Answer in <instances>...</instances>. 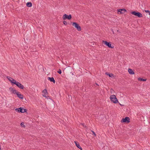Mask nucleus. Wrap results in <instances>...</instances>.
Wrapping results in <instances>:
<instances>
[{"mask_svg": "<svg viewBox=\"0 0 150 150\" xmlns=\"http://www.w3.org/2000/svg\"><path fill=\"white\" fill-rule=\"evenodd\" d=\"M128 71L129 73L130 74H134V71L131 69H129Z\"/></svg>", "mask_w": 150, "mask_h": 150, "instance_id": "15", "label": "nucleus"}, {"mask_svg": "<svg viewBox=\"0 0 150 150\" xmlns=\"http://www.w3.org/2000/svg\"><path fill=\"white\" fill-rule=\"evenodd\" d=\"M14 84L16 85L20 88L22 89H24V87L23 85L18 82L16 81L14 83Z\"/></svg>", "mask_w": 150, "mask_h": 150, "instance_id": "7", "label": "nucleus"}, {"mask_svg": "<svg viewBox=\"0 0 150 150\" xmlns=\"http://www.w3.org/2000/svg\"><path fill=\"white\" fill-rule=\"evenodd\" d=\"M92 132L93 133V134L95 136H96V134H95V132L91 130Z\"/></svg>", "mask_w": 150, "mask_h": 150, "instance_id": "23", "label": "nucleus"}, {"mask_svg": "<svg viewBox=\"0 0 150 150\" xmlns=\"http://www.w3.org/2000/svg\"><path fill=\"white\" fill-rule=\"evenodd\" d=\"M72 25L76 28L78 31H81V27L79 26V24H78L76 22H73L72 23Z\"/></svg>", "mask_w": 150, "mask_h": 150, "instance_id": "5", "label": "nucleus"}, {"mask_svg": "<svg viewBox=\"0 0 150 150\" xmlns=\"http://www.w3.org/2000/svg\"><path fill=\"white\" fill-rule=\"evenodd\" d=\"M72 18L71 15V14L68 15H67L65 14L63 16V20H65L66 19H68L70 20Z\"/></svg>", "mask_w": 150, "mask_h": 150, "instance_id": "8", "label": "nucleus"}, {"mask_svg": "<svg viewBox=\"0 0 150 150\" xmlns=\"http://www.w3.org/2000/svg\"><path fill=\"white\" fill-rule=\"evenodd\" d=\"M20 93L18 92L17 93H16V95L19 98L21 99H23V95L21 94Z\"/></svg>", "mask_w": 150, "mask_h": 150, "instance_id": "12", "label": "nucleus"}, {"mask_svg": "<svg viewBox=\"0 0 150 150\" xmlns=\"http://www.w3.org/2000/svg\"><path fill=\"white\" fill-rule=\"evenodd\" d=\"M96 84L97 85H98H98L97 83H96Z\"/></svg>", "mask_w": 150, "mask_h": 150, "instance_id": "26", "label": "nucleus"}, {"mask_svg": "<svg viewBox=\"0 0 150 150\" xmlns=\"http://www.w3.org/2000/svg\"><path fill=\"white\" fill-rule=\"evenodd\" d=\"M72 74L73 75H74V74H73V73Z\"/></svg>", "mask_w": 150, "mask_h": 150, "instance_id": "28", "label": "nucleus"}, {"mask_svg": "<svg viewBox=\"0 0 150 150\" xmlns=\"http://www.w3.org/2000/svg\"><path fill=\"white\" fill-rule=\"evenodd\" d=\"M57 73L59 74H61L62 73V71L61 70L59 69V70L57 71Z\"/></svg>", "mask_w": 150, "mask_h": 150, "instance_id": "20", "label": "nucleus"}, {"mask_svg": "<svg viewBox=\"0 0 150 150\" xmlns=\"http://www.w3.org/2000/svg\"><path fill=\"white\" fill-rule=\"evenodd\" d=\"M9 89L10 91H11V93H13L14 94H16L18 93V91H17L13 88L11 87H10L9 88Z\"/></svg>", "mask_w": 150, "mask_h": 150, "instance_id": "11", "label": "nucleus"}, {"mask_svg": "<svg viewBox=\"0 0 150 150\" xmlns=\"http://www.w3.org/2000/svg\"><path fill=\"white\" fill-rule=\"evenodd\" d=\"M105 74L106 75H107L108 76L110 77H111L112 76H113V74H110L109 73H108V72H106Z\"/></svg>", "mask_w": 150, "mask_h": 150, "instance_id": "19", "label": "nucleus"}, {"mask_svg": "<svg viewBox=\"0 0 150 150\" xmlns=\"http://www.w3.org/2000/svg\"><path fill=\"white\" fill-rule=\"evenodd\" d=\"M48 79L49 80H50L51 82H53L54 83H55V80L54 79L53 77H48Z\"/></svg>", "mask_w": 150, "mask_h": 150, "instance_id": "13", "label": "nucleus"}, {"mask_svg": "<svg viewBox=\"0 0 150 150\" xmlns=\"http://www.w3.org/2000/svg\"><path fill=\"white\" fill-rule=\"evenodd\" d=\"M74 142L76 144V146L78 148H79V147H80V146L79 144V143L77 141H74Z\"/></svg>", "mask_w": 150, "mask_h": 150, "instance_id": "18", "label": "nucleus"}, {"mask_svg": "<svg viewBox=\"0 0 150 150\" xmlns=\"http://www.w3.org/2000/svg\"><path fill=\"white\" fill-rule=\"evenodd\" d=\"M149 15H150V12H149Z\"/></svg>", "mask_w": 150, "mask_h": 150, "instance_id": "27", "label": "nucleus"}, {"mask_svg": "<svg viewBox=\"0 0 150 150\" xmlns=\"http://www.w3.org/2000/svg\"><path fill=\"white\" fill-rule=\"evenodd\" d=\"M102 42L109 48H113L114 47L113 46H111V43L110 42H108L106 41L103 40Z\"/></svg>", "mask_w": 150, "mask_h": 150, "instance_id": "2", "label": "nucleus"}, {"mask_svg": "<svg viewBox=\"0 0 150 150\" xmlns=\"http://www.w3.org/2000/svg\"><path fill=\"white\" fill-rule=\"evenodd\" d=\"M7 78L11 83L13 84L16 81L15 80L13 79L10 76H7Z\"/></svg>", "mask_w": 150, "mask_h": 150, "instance_id": "10", "label": "nucleus"}, {"mask_svg": "<svg viewBox=\"0 0 150 150\" xmlns=\"http://www.w3.org/2000/svg\"><path fill=\"white\" fill-rule=\"evenodd\" d=\"M79 149H80V150H82V148H81V146H80V147H79Z\"/></svg>", "mask_w": 150, "mask_h": 150, "instance_id": "25", "label": "nucleus"}, {"mask_svg": "<svg viewBox=\"0 0 150 150\" xmlns=\"http://www.w3.org/2000/svg\"><path fill=\"white\" fill-rule=\"evenodd\" d=\"M26 6L28 7H31L32 6V4L30 2H27L26 4Z\"/></svg>", "mask_w": 150, "mask_h": 150, "instance_id": "16", "label": "nucleus"}, {"mask_svg": "<svg viewBox=\"0 0 150 150\" xmlns=\"http://www.w3.org/2000/svg\"><path fill=\"white\" fill-rule=\"evenodd\" d=\"M63 23L64 25H66L67 24V22L65 21H63Z\"/></svg>", "mask_w": 150, "mask_h": 150, "instance_id": "22", "label": "nucleus"}, {"mask_svg": "<svg viewBox=\"0 0 150 150\" xmlns=\"http://www.w3.org/2000/svg\"><path fill=\"white\" fill-rule=\"evenodd\" d=\"M130 122V119L128 117H126L125 118H123L121 121L122 123H129Z\"/></svg>", "mask_w": 150, "mask_h": 150, "instance_id": "6", "label": "nucleus"}, {"mask_svg": "<svg viewBox=\"0 0 150 150\" xmlns=\"http://www.w3.org/2000/svg\"><path fill=\"white\" fill-rule=\"evenodd\" d=\"M131 14L139 18L142 17L143 16L141 13L139 12H137L136 11H133L131 13Z\"/></svg>", "mask_w": 150, "mask_h": 150, "instance_id": "3", "label": "nucleus"}, {"mask_svg": "<svg viewBox=\"0 0 150 150\" xmlns=\"http://www.w3.org/2000/svg\"><path fill=\"white\" fill-rule=\"evenodd\" d=\"M110 99L111 101L114 103H116L118 102V100L115 95H111L110 96Z\"/></svg>", "mask_w": 150, "mask_h": 150, "instance_id": "4", "label": "nucleus"}, {"mask_svg": "<svg viewBox=\"0 0 150 150\" xmlns=\"http://www.w3.org/2000/svg\"><path fill=\"white\" fill-rule=\"evenodd\" d=\"M21 126L22 127H25V126H24V123L22 122L21 123Z\"/></svg>", "mask_w": 150, "mask_h": 150, "instance_id": "21", "label": "nucleus"}, {"mask_svg": "<svg viewBox=\"0 0 150 150\" xmlns=\"http://www.w3.org/2000/svg\"><path fill=\"white\" fill-rule=\"evenodd\" d=\"M138 81H145L146 80V79H143L141 78L140 77L138 78Z\"/></svg>", "mask_w": 150, "mask_h": 150, "instance_id": "17", "label": "nucleus"}, {"mask_svg": "<svg viewBox=\"0 0 150 150\" xmlns=\"http://www.w3.org/2000/svg\"><path fill=\"white\" fill-rule=\"evenodd\" d=\"M145 11L146 13H149V12H150V11L149 10H145Z\"/></svg>", "mask_w": 150, "mask_h": 150, "instance_id": "24", "label": "nucleus"}, {"mask_svg": "<svg viewBox=\"0 0 150 150\" xmlns=\"http://www.w3.org/2000/svg\"><path fill=\"white\" fill-rule=\"evenodd\" d=\"M42 92L44 93V94L43 95V96L46 97V95L47 94V90L46 89H45L42 91Z\"/></svg>", "mask_w": 150, "mask_h": 150, "instance_id": "14", "label": "nucleus"}, {"mask_svg": "<svg viewBox=\"0 0 150 150\" xmlns=\"http://www.w3.org/2000/svg\"><path fill=\"white\" fill-rule=\"evenodd\" d=\"M16 111L19 112L23 113L25 112H26L27 110L26 109H24L23 108L20 107L18 108H16L15 109Z\"/></svg>", "mask_w": 150, "mask_h": 150, "instance_id": "1", "label": "nucleus"}, {"mask_svg": "<svg viewBox=\"0 0 150 150\" xmlns=\"http://www.w3.org/2000/svg\"><path fill=\"white\" fill-rule=\"evenodd\" d=\"M126 11H127L125 9H120L118 11V13L121 14L124 13Z\"/></svg>", "mask_w": 150, "mask_h": 150, "instance_id": "9", "label": "nucleus"}]
</instances>
